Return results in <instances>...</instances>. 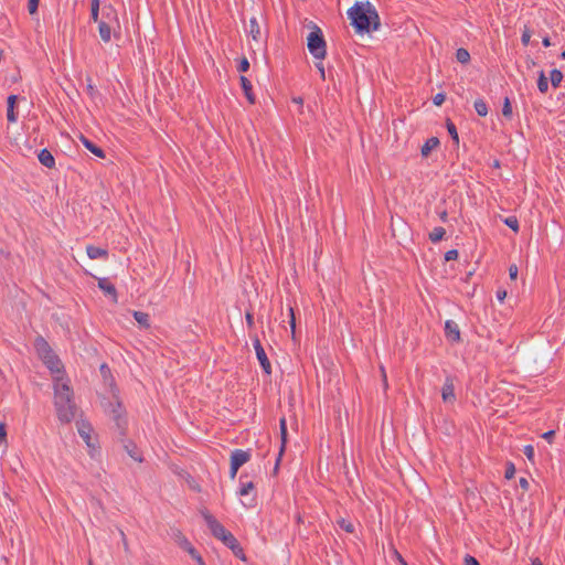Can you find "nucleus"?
I'll return each mask as SVG.
<instances>
[{
  "mask_svg": "<svg viewBox=\"0 0 565 565\" xmlns=\"http://www.w3.org/2000/svg\"><path fill=\"white\" fill-rule=\"evenodd\" d=\"M523 454L530 461H534V447L532 445H526L523 448Z\"/></svg>",
  "mask_w": 565,
  "mask_h": 565,
  "instance_id": "obj_42",
  "label": "nucleus"
},
{
  "mask_svg": "<svg viewBox=\"0 0 565 565\" xmlns=\"http://www.w3.org/2000/svg\"><path fill=\"white\" fill-rule=\"evenodd\" d=\"M18 102L17 95H9L7 99V119L9 122H15L18 120V114L15 106Z\"/></svg>",
  "mask_w": 565,
  "mask_h": 565,
  "instance_id": "obj_18",
  "label": "nucleus"
},
{
  "mask_svg": "<svg viewBox=\"0 0 565 565\" xmlns=\"http://www.w3.org/2000/svg\"><path fill=\"white\" fill-rule=\"evenodd\" d=\"M441 398L446 404H454L456 402L455 384L451 375L445 379V383L441 387Z\"/></svg>",
  "mask_w": 565,
  "mask_h": 565,
  "instance_id": "obj_9",
  "label": "nucleus"
},
{
  "mask_svg": "<svg viewBox=\"0 0 565 565\" xmlns=\"http://www.w3.org/2000/svg\"><path fill=\"white\" fill-rule=\"evenodd\" d=\"M87 86H86V90H87V94L94 98L95 95L98 94V90L96 89L95 85L93 84V81L90 77H87Z\"/></svg>",
  "mask_w": 565,
  "mask_h": 565,
  "instance_id": "obj_40",
  "label": "nucleus"
},
{
  "mask_svg": "<svg viewBox=\"0 0 565 565\" xmlns=\"http://www.w3.org/2000/svg\"><path fill=\"white\" fill-rule=\"evenodd\" d=\"M514 475H515V466L513 462L508 461L505 465L504 478L510 480L514 477Z\"/></svg>",
  "mask_w": 565,
  "mask_h": 565,
  "instance_id": "obj_38",
  "label": "nucleus"
},
{
  "mask_svg": "<svg viewBox=\"0 0 565 565\" xmlns=\"http://www.w3.org/2000/svg\"><path fill=\"white\" fill-rule=\"evenodd\" d=\"M519 484H520V487H521L524 491H527V490H529V488H530V482H529V481H527V479H526V478H524V477L520 478V480H519Z\"/></svg>",
  "mask_w": 565,
  "mask_h": 565,
  "instance_id": "obj_53",
  "label": "nucleus"
},
{
  "mask_svg": "<svg viewBox=\"0 0 565 565\" xmlns=\"http://www.w3.org/2000/svg\"><path fill=\"white\" fill-rule=\"evenodd\" d=\"M179 544L184 551H186L191 555V557L196 562L198 565H205L200 553L185 536H181Z\"/></svg>",
  "mask_w": 565,
  "mask_h": 565,
  "instance_id": "obj_12",
  "label": "nucleus"
},
{
  "mask_svg": "<svg viewBox=\"0 0 565 565\" xmlns=\"http://www.w3.org/2000/svg\"><path fill=\"white\" fill-rule=\"evenodd\" d=\"M554 436H555V431L554 430H548L546 433H544L542 435V437L547 440L550 444L553 443V439H554Z\"/></svg>",
  "mask_w": 565,
  "mask_h": 565,
  "instance_id": "obj_52",
  "label": "nucleus"
},
{
  "mask_svg": "<svg viewBox=\"0 0 565 565\" xmlns=\"http://www.w3.org/2000/svg\"><path fill=\"white\" fill-rule=\"evenodd\" d=\"M497 299L502 302L507 297V290L505 289H498L497 290Z\"/></svg>",
  "mask_w": 565,
  "mask_h": 565,
  "instance_id": "obj_55",
  "label": "nucleus"
},
{
  "mask_svg": "<svg viewBox=\"0 0 565 565\" xmlns=\"http://www.w3.org/2000/svg\"><path fill=\"white\" fill-rule=\"evenodd\" d=\"M253 345H254L255 353H256V356L260 364L262 370L267 375H270L271 374V364H270V361L267 358V354H266V352L260 343V340L257 335H255L253 339Z\"/></svg>",
  "mask_w": 565,
  "mask_h": 565,
  "instance_id": "obj_7",
  "label": "nucleus"
},
{
  "mask_svg": "<svg viewBox=\"0 0 565 565\" xmlns=\"http://www.w3.org/2000/svg\"><path fill=\"white\" fill-rule=\"evenodd\" d=\"M316 67L319 70L320 77L322 79H324L326 78V72H324V67H323L322 62L316 63Z\"/></svg>",
  "mask_w": 565,
  "mask_h": 565,
  "instance_id": "obj_56",
  "label": "nucleus"
},
{
  "mask_svg": "<svg viewBox=\"0 0 565 565\" xmlns=\"http://www.w3.org/2000/svg\"><path fill=\"white\" fill-rule=\"evenodd\" d=\"M249 67L250 65L247 57L243 56L237 64V71L239 73H246L249 70Z\"/></svg>",
  "mask_w": 565,
  "mask_h": 565,
  "instance_id": "obj_39",
  "label": "nucleus"
},
{
  "mask_svg": "<svg viewBox=\"0 0 565 565\" xmlns=\"http://www.w3.org/2000/svg\"><path fill=\"white\" fill-rule=\"evenodd\" d=\"M445 337L451 343H459L461 341L460 329L454 320L445 322Z\"/></svg>",
  "mask_w": 565,
  "mask_h": 565,
  "instance_id": "obj_10",
  "label": "nucleus"
},
{
  "mask_svg": "<svg viewBox=\"0 0 565 565\" xmlns=\"http://www.w3.org/2000/svg\"><path fill=\"white\" fill-rule=\"evenodd\" d=\"M562 79H563V73L559 70L554 68L551 71L550 81L554 88L559 87Z\"/></svg>",
  "mask_w": 565,
  "mask_h": 565,
  "instance_id": "obj_30",
  "label": "nucleus"
},
{
  "mask_svg": "<svg viewBox=\"0 0 565 565\" xmlns=\"http://www.w3.org/2000/svg\"><path fill=\"white\" fill-rule=\"evenodd\" d=\"M440 141L437 137H430L426 140L420 149V153L424 158H427L430 152L439 146Z\"/></svg>",
  "mask_w": 565,
  "mask_h": 565,
  "instance_id": "obj_23",
  "label": "nucleus"
},
{
  "mask_svg": "<svg viewBox=\"0 0 565 565\" xmlns=\"http://www.w3.org/2000/svg\"><path fill=\"white\" fill-rule=\"evenodd\" d=\"M100 21H105V23L115 25L118 29L120 28L117 10L110 3H106L102 7Z\"/></svg>",
  "mask_w": 565,
  "mask_h": 565,
  "instance_id": "obj_8",
  "label": "nucleus"
},
{
  "mask_svg": "<svg viewBox=\"0 0 565 565\" xmlns=\"http://www.w3.org/2000/svg\"><path fill=\"white\" fill-rule=\"evenodd\" d=\"M459 256V253L457 249H449L448 252L445 253V260L446 262H450V260H456Z\"/></svg>",
  "mask_w": 565,
  "mask_h": 565,
  "instance_id": "obj_44",
  "label": "nucleus"
},
{
  "mask_svg": "<svg viewBox=\"0 0 565 565\" xmlns=\"http://www.w3.org/2000/svg\"><path fill=\"white\" fill-rule=\"evenodd\" d=\"M445 235L446 230L441 226H437L429 233L428 237L433 243H438L444 239Z\"/></svg>",
  "mask_w": 565,
  "mask_h": 565,
  "instance_id": "obj_29",
  "label": "nucleus"
},
{
  "mask_svg": "<svg viewBox=\"0 0 565 565\" xmlns=\"http://www.w3.org/2000/svg\"><path fill=\"white\" fill-rule=\"evenodd\" d=\"M491 166L494 169H499L501 167V162H500V160L495 159V160H493Z\"/></svg>",
  "mask_w": 565,
  "mask_h": 565,
  "instance_id": "obj_59",
  "label": "nucleus"
},
{
  "mask_svg": "<svg viewBox=\"0 0 565 565\" xmlns=\"http://www.w3.org/2000/svg\"><path fill=\"white\" fill-rule=\"evenodd\" d=\"M446 99V95L444 93H438L434 96L433 98V103L436 105V106H441L444 104Z\"/></svg>",
  "mask_w": 565,
  "mask_h": 565,
  "instance_id": "obj_46",
  "label": "nucleus"
},
{
  "mask_svg": "<svg viewBox=\"0 0 565 565\" xmlns=\"http://www.w3.org/2000/svg\"><path fill=\"white\" fill-rule=\"evenodd\" d=\"M289 316H290L289 324H290L291 330H292V332H294V331H295V328H296V318H295L294 309H292L291 307L289 308Z\"/></svg>",
  "mask_w": 565,
  "mask_h": 565,
  "instance_id": "obj_49",
  "label": "nucleus"
},
{
  "mask_svg": "<svg viewBox=\"0 0 565 565\" xmlns=\"http://www.w3.org/2000/svg\"><path fill=\"white\" fill-rule=\"evenodd\" d=\"M98 288L105 296L109 297L114 303L118 302L117 289L109 278H98Z\"/></svg>",
  "mask_w": 565,
  "mask_h": 565,
  "instance_id": "obj_11",
  "label": "nucleus"
},
{
  "mask_svg": "<svg viewBox=\"0 0 565 565\" xmlns=\"http://www.w3.org/2000/svg\"><path fill=\"white\" fill-rule=\"evenodd\" d=\"M125 449L128 452V455L136 461L141 462L143 460L140 451L138 450L137 446L132 441H128L125 445Z\"/></svg>",
  "mask_w": 565,
  "mask_h": 565,
  "instance_id": "obj_26",
  "label": "nucleus"
},
{
  "mask_svg": "<svg viewBox=\"0 0 565 565\" xmlns=\"http://www.w3.org/2000/svg\"><path fill=\"white\" fill-rule=\"evenodd\" d=\"M307 47L310 54L317 60H323L327 55V43L321 29L313 25L307 38Z\"/></svg>",
  "mask_w": 565,
  "mask_h": 565,
  "instance_id": "obj_5",
  "label": "nucleus"
},
{
  "mask_svg": "<svg viewBox=\"0 0 565 565\" xmlns=\"http://www.w3.org/2000/svg\"><path fill=\"white\" fill-rule=\"evenodd\" d=\"M292 102H294V103H297V104H299V105H302V103H303V100H302V98H301V97H295V98L292 99Z\"/></svg>",
  "mask_w": 565,
  "mask_h": 565,
  "instance_id": "obj_62",
  "label": "nucleus"
},
{
  "mask_svg": "<svg viewBox=\"0 0 565 565\" xmlns=\"http://www.w3.org/2000/svg\"><path fill=\"white\" fill-rule=\"evenodd\" d=\"M201 515L203 516L207 527L210 529L212 535L223 543L227 541V537L232 535L230 531H227L211 513L209 510H201Z\"/></svg>",
  "mask_w": 565,
  "mask_h": 565,
  "instance_id": "obj_6",
  "label": "nucleus"
},
{
  "mask_svg": "<svg viewBox=\"0 0 565 565\" xmlns=\"http://www.w3.org/2000/svg\"><path fill=\"white\" fill-rule=\"evenodd\" d=\"M337 523H338L339 527L342 529L343 531H345L347 533L354 532V525L351 521L341 518L340 520L337 521Z\"/></svg>",
  "mask_w": 565,
  "mask_h": 565,
  "instance_id": "obj_36",
  "label": "nucleus"
},
{
  "mask_svg": "<svg viewBox=\"0 0 565 565\" xmlns=\"http://www.w3.org/2000/svg\"><path fill=\"white\" fill-rule=\"evenodd\" d=\"M38 159L42 166L49 169H53L55 167V158L52 154V152L46 148L40 150V152L38 153Z\"/></svg>",
  "mask_w": 565,
  "mask_h": 565,
  "instance_id": "obj_19",
  "label": "nucleus"
},
{
  "mask_svg": "<svg viewBox=\"0 0 565 565\" xmlns=\"http://www.w3.org/2000/svg\"><path fill=\"white\" fill-rule=\"evenodd\" d=\"M224 545L227 546L233 552V554L239 559H246L243 547L241 546L237 539L233 534L230 535V537H227V541L224 543Z\"/></svg>",
  "mask_w": 565,
  "mask_h": 565,
  "instance_id": "obj_14",
  "label": "nucleus"
},
{
  "mask_svg": "<svg viewBox=\"0 0 565 565\" xmlns=\"http://www.w3.org/2000/svg\"><path fill=\"white\" fill-rule=\"evenodd\" d=\"M542 44L545 47H550L552 45L550 38L548 36H544L543 40H542Z\"/></svg>",
  "mask_w": 565,
  "mask_h": 565,
  "instance_id": "obj_58",
  "label": "nucleus"
},
{
  "mask_svg": "<svg viewBox=\"0 0 565 565\" xmlns=\"http://www.w3.org/2000/svg\"><path fill=\"white\" fill-rule=\"evenodd\" d=\"M79 140L83 143V146L96 157L100 159H104L106 157L105 151L84 135L79 136Z\"/></svg>",
  "mask_w": 565,
  "mask_h": 565,
  "instance_id": "obj_15",
  "label": "nucleus"
},
{
  "mask_svg": "<svg viewBox=\"0 0 565 565\" xmlns=\"http://www.w3.org/2000/svg\"><path fill=\"white\" fill-rule=\"evenodd\" d=\"M446 128H447V131H448L451 140L454 141V143L456 146H458L459 145V136H458L457 127L449 118H447V120H446Z\"/></svg>",
  "mask_w": 565,
  "mask_h": 565,
  "instance_id": "obj_27",
  "label": "nucleus"
},
{
  "mask_svg": "<svg viewBox=\"0 0 565 565\" xmlns=\"http://www.w3.org/2000/svg\"><path fill=\"white\" fill-rule=\"evenodd\" d=\"M245 319H246V323H247L248 328L252 329L254 327V316H253V313L247 311L246 315H245Z\"/></svg>",
  "mask_w": 565,
  "mask_h": 565,
  "instance_id": "obj_50",
  "label": "nucleus"
},
{
  "mask_svg": "<svg viewBox=\"0 0 565 565\" xmlns=\"http://www.w3.org/2000/svg\"><path fill=\"white\" fill-rule=\"evenodd\" d=\"M279 429H280L281 445H280V451H279V456H278L277 461H276L275 469L278 468L280 458H281V456H282V454L285 451L286 444H287L288 430H287V422H286L285 417L280 418V420H279Z\"/></svg>",
  "mask_w": 565,
  "mask_h": 565,
  "instance_id": "obj_17",
  "label": "nucleus"
},
{
  "mask_svg": "<svg viewBox=\"0 0 565 565\" xmlns=\"http://www.w3.org/2000/svg\"><path fill=\"white\" fill-rule=\"evenodd\" d=\"M40 0H29L28 1V10L30 14H35L38 12Z\"/></svg>",
  "mask_w": 565,
  "mask_h": 565,
  "instance_id": "obj_43",
  "label": "nucleus"
},
{
  "mask_svg": "<svg viewBox=\"0 0 565 565\" xmlns=\"http://www.w3.org/2000/svg\"><path fill=\"white\" fill-rule=\"evenodd\" d=\"M532 565H543L542 562L539 558H534L532 561Z\"/></svg>",
  "mask_w": 565,
  "mask_h": 565,
  "instance_id": "obj_64",
  "label": "nucleus"
},
{
  "mask_svg": "<svg viewBox=\"0 0 565 565\" xmlns=\"http://www.w3.org/2000/svg\"><path fill=\"white\" fill-rule=\"evenodd\" d=\"M518 266L515 264L510 265L509 267V276L512 280H515L518 278Z\"/></svg>",
  "mask_w": 565,
  "mask_h": 565,
  "instance_id": "obj_47",
  "label": "nucleus"
},
{
  "mask_svg": "<svg viewBox=\"0 0 565 565\" xmlns=\"http://www.w3.org/2000/svg\"><path fill=\"white\" fill-rule=\"evenodd\" d=\"M531 41V31L527 26L524 28L522 35H521V42L524 46L529 45Z\"/></svg>",
  "mask_w": 565,
  "mask_h": 565,
  "instance_id": "obj_41",
  "label": "nucleus"
},
{
  "mask_svg": "<svg viewBox=\"0 0 565 565\" xmlns=\"http://www.w3.org/2000/svg\"><path fill=\"white\" fill-rule=\"evenodd\" d=\"M438 215H439V218H440L441 222H447L448 213H447L446 210H443L441 212H439Z\"/></svg>",
  "mask_w": 565,
  "mask_h": 565,
  "instance_id": "obj_57",
  "label": "nucleus"
},
{
  "mask_svg": "<svg viewBox=\"0 0 565 565\" xmlns=\"http://www.w3.org/2000/svg\"><path fill=\"white\" fill-rule=\"evenodd\" d=\"M120 534L122 536L124 546H125V548H127V541H126L125 533L122 531H120Z\"/></svg>",
  "mask_w": 565,
  "mask_h": 565,
  "instance_id": "obj_63",
  "label": "nucleus"
},
{
  "mask_svg": "<svg viewBox=\"0 0 565 565\" xmlns=\"http://www.w3.org/2000/svg\"><path fill=\"white\" fill-rule=\"evenodd\" d=\"M396 555H397V559L399 561V563L402 565H407L406 562L404 561V558L401 556V554H398L396 551H395Z\"/></svg>",
  "mask_w": 565,
  "mask_h": 565,
  "instance_id": "obj_61",
  "label": "nucleus"
},
{
  "mask_svg": "<svg viewBox=\"0 0 565 565\" xmlns=\"http://www.w3.org/2000/svg\"><path fill=\"white\" fill-rule=\"evenodd\" d=\"M502 115L507 118V119H511L512 118V115H513V111H512V105H511V100L509 97H505L504 100H503V105H502Z\"/></svg>",
  "mask_w": 565,
  "mask_h": 565,
  "instance_id": "obj_35",
  "label": "nucleus"
},
{
  "mask_svg": "<svg viewBox=\"0 0 565 565\" xmlns=\"http://www.w3.org/2000/svg\"><path fill=\"white\" fill-rule=\"evenodd\" d=\"M456 58L461 64H467L470 61V53L468 50L460 47L456 51Z\"/></svg>",
  "mask_w": 565,
  "mask_h": 565,
  "instance_id": "obj_34",
  "label": "nucleus"
},
{
  "mask_svg": "<svg viewBox=\"0 0 565 565\" xmlns=\"http://www.w3.org/2000/svg\"><path fill=\"white\" fill-rule=\"evenodd\" d=\"M132 316L140 327L145 329L150 327V316L147 312L134 311Z\"/></svg>",
  "mask_w": 565,
  "mask_h": 565,
  "instance_id": "obj_25",
  "label": "nucleus"
},
{
  "mask_svg": "<svg viewBox=\"0 0 565 565\" xmlns=\"http://www.w3.org/2000/svg\"><path fill=\"white\" fill-rule=\"evenodd\" d=\"M537 88L542 94H545L548 90V79L545 76L544 71L539 73Z\"/></svg>",
  "mask_w": 565,
  "mask_h": 565,
  "instance_id": "obj_32",
  "label": "nucleus"
},
{
  "mask_svg": "<svg viewBox=\"0 0 565 565\" xmlns=\"http://www.w3.org/2000/svg\"><path fill=\"white\" fill-rule=\"evenodd\" d=\"M60 377H55L54 406L60 422L71 423L76 415L73 390L67 383H60Z\"/></svg>",
  "mask_w": 565,
  "mask_h": 565,
  "instance_id": "obj_2",
  "label": "nucleus"
},
{
  "mask_svg": "<svg viewBox=\"0 0 565 565\" xmlns=\"http://www.w3.org/2000/svg\"><path fill=\"white\" fill-rule=\"evenodd\" d=\"M117 26L105 23V21H99L98 23V33L103 42L108 43L111 40V34L115 32Z\"/></svg>",
  "mask_w": 565,
  "mask_h": 565,
  "instance_id": "obj_20",
  "label": "nucleus"
},
{
  "mask_svg": "<svg viewBox=\"0 0 565 565\" xmlns=\"http://www.w3.org/2000/svg\"><path fill=\"white\" fill-rule=\"evenodd\" d=\"M100 373L106 379L108 375L110 376V369L108 367V365L106 363H103L100 365Z\"/></svg>",
  "mask_w": 565,
  "mask_h": 565,
  "instance_id": "obj_51",
  "label": "nucleus"
},
{
  "mask_svg": "<svg viewBox=\"0 0 565 565\" xmlns=\"http://www.w3.org/2000/svg\"><path fill=\"white\" fill-rule=\"evenodd\" d=\"M0 256H3L4 258H9L10 257V253L9 252H6L4 249L0 248Z\"/></svg>",
  "mask_w": 565,
  "mask_h": 565,
  "instance_id": "obj_60",
  "label": "nucleus"
},
{
  "mask_svg": "<svg viewBox=\"0 0 565 565\" xmlns=\"http://www.w3.org/2000/svg\"><path fill=\"white\" fill-rule=\"evenodd\" d=\"M504 224L507 226H509L513 232L518 233L519 232V221L516 218V216H508L507 218H504Z\"/></svg>",
  "mask_w": 565,
  "mask_h": 565,
  "instance_id": "obj_37",
  "label": "nucleus"
},
{
  "mask_svg": "<svg viewBox=\"0 0 565 565\" xmlns=\"http://www.w3.org/2000/svg\"><path fill=\"white\" fill-rule=\"evenodd\" d=\"M7 444V425L6 423H0V445Z\"/></svg>",
  "mask_w": 565,
  "mask_h": 565,
  "instance_id": "obj_45",
  "label": "nucleus"
},
{
  "mask_svg": "<svg viewBox=\"0 0 565 565\" xmlns=\"http://www.w3.org/2000/svg\"><path fill=\"white\" fill-rule=\"evenodd\" d=\"M105 411L109 414L111 420L118 429L119 436L122 439L127 434V412L122 403L116 397L115 402H108Z\"/></svg>",
  "mask_w": 565,
  "mask_h": 565,
  "instance_id": "obj_4",
  "label": "nucleus"
},
{
  "mask_svg": "<svg viewBox=\"0 0 565 565\" xmlns=\"http://www.w3.org/2000/svg\"><path fill=\"white\" fill-rule=\"evenodd\" d=\"M250 456V450L235 449L231 454V462L241 468L249 461Z\"/></svg>",
  "mask_w": 565,
  "mask_h": 565,
  "instance_id": "obj_13",
  "label": "nucleus"
},
{
  "mask_svg": "<svg viewBox=\"0 0 565 565\" xmlns=\"http://www.w3.org/2000/svg\"><path fill=\"white\" fill-rule=\"evenodd\" d=\"M79 436L85 440L88 447H93L90 433L93 431V427L89 423L82 422L77 427Z\"/></svg>",
  "mask_w": 565,
  "mask_h": 565,
  "instance_id": "obj_22",
  "label": "nucleus"
},
{
  "mask_svg": "<svg viewBox=\"0 0 565 565\" xmlns=\"http://www.w3.org/2000/svg\"><path fill=\"white\" fill-rule=\"evenodd\" d=\"M347 14L358 34L371 33L381 26L380 15L370 1H356Z\"/></svg>",
  "mask_w": 565,
  "mask_h": 565,
  "instance_id": "obj_1",
  "label": "nucleus"
},
{
  "mask_svg": "<svg viewBox=\"0 0 565 565\" xmlns=\"http://www.w3.org/2000/svg\"><path fill=\"white\" fill-rule=\"evenodd\" d=\"M100 0H92L90 2V19L94 22L99 23L100 21Z\"/></svg>",
  "mask_w": 565,
  "mask_h": 565,
  "instance_id": "obj_28",
  "label": "nucleus"
},
{
  "mask_svg": "<svg viewBox=\"0 0 565 565\" xmlns=\"http://www.w3.org/2000/svg\"><path fill=\"white\" fill-rule=\"evenodd\" d=\"M465 565H480V563L476 557L467 554L465 556Z\"/></svg>",
  "mask_w": 565,
  "mask_h": 565,
  "instance_id": "obj_48",
  "label": "nucleus"
},
{
  "mask_svg": "<svg viewBox=\"0 0 565 565\" xmlns=\"http://www.w3.org/2000/svg\"><path fill=\"white\" fill-rule=\"evenodd\" d=\"M86 254L90 259H107L108 258V250L106 248H102L95 245H87L86 246Z\"/></svg>",
  "mask_w": 565,
  "mask_h": 565,
  "instance_id": "obj_21",
  "label": "nucleus"
},
{
  "mask_svg": "<svg viewBox=\"0 0 565 565\" xmlns=\"http://www.w3.org/2000/svg\"><path fill=\"white\" fill-rule=\"evenodd\" d=\"M33 345L39 359L51 371V373L60 374L64 372V366L61 359L42 335L39 334L35 337Z\"/></svg>",
  "mask_w": 565,
  "mask_h": 565,
  "instance_id": "obj_3",
  "label": "nucleus"
},
{
  "mask_svg": "<svg viewBox=\"0 0 565 565\" xmlns=\"http://www.w3.org/2000/svg\"><path fill=\"white\" fill-rule=\"evenodd\" d=\"M249 34L254 41H259L262 39L260 26L255 17L249 20Z\"/></svg>",
  "mask_w": 565,
  "mask_h": 565,
  "instance_id": "obj_24",
  "label": "nucleus"
},
{
  "mask_svg": "<svg viewBox=\"0 0 565 565\" xmlns=\"http://www.w3.org/2000/svg\"><path fill=\"white\" fill-rule=\"evenodd\" d=\"M239 467H235L234 463L231 462V467H230V478L232 480H234L236 478V475H237V471H238Z\"/></svg>",
  "mask_w": 565,
  "mask_h": 565,
  "instance_id": "obj_54",
  "label": "nucleus"
},
{
  "mask_svg": "<svg viewBox=\"0 0 565 565\" xmlns=\"http://www.w3.org/2000/svg\"><path fill=\"white\" fill-rule=\"evenodd\" d=\"M244 477H245L244 475H241V477H239V482H241V488L238 491L239 495H247L249 493V491L254 489V483L252 481H248V482L243 481Z\"/></svg>",
  "mask_w": 565,
  "mask_h": 565,
  "instance_id": "obj_33",
  "label": "nucleus"
},
{
  "mask_svg": "<svg viewBox=\"0 0 565 565\" xmlns=\"http://www.w3.org/2000/svg\"><path fill=\"white\" fill-rule=\"evenodd\" d=\"M473 107L479 116H481V117L487 116L488 106H487V103L482 98L476 99Z\"/></svg>",
  "mask_w": 565,
  "mask_h": 565,
  "instance_id": "obj_31",
  "label": "nucleus"
},
{
  "mask_svg": "<svg viewBox=\"0 0 565 565\" xmlns=\"http://www.w3.org/2000/svg\"><path fill=\"white\" fill-rule=\"evenodd\" d=\"M239 83L246 99L250 105H254L256 103V96L253 93V85L250 81L246 76L241 75Z\"/></svg>",
  "mask_w": 565,
  "mask_h": 565,
  "instance_id": "obj_16",
  "label": "nucleus"
}]
</instances>
